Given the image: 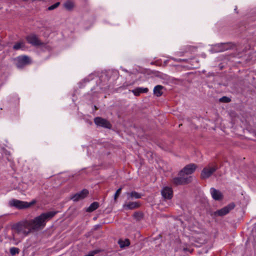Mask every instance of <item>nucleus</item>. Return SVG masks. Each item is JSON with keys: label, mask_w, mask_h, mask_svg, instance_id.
<instances>
[{"label": "nucleus", "mask_w": 256, "mask_h": 256, "mask_svg": "<svg viewBox=\"0 0 256 256\" xmlns=\"http://www.w3.org/2000/svg\"><path fill=\"white\" fill-rule=\"evenodd\" d=\"M45 225H12V230L18 234L26 236L33 232L42 230Z\"/></svg>", "instance_id": "obj_1"}, {"label": "nucleus", "mask_w": 256, "mask_h": 256, "mask_svg": "<svg viewBox=\"0 0 256 256\" xmlns=\"http://www.w3.org/2000/svg\"><path fill=\"white\" fill-rule=\"evenodd\" d=\"M57 212L50 211L46 212L42 214L39 216H38L32 220L25 219L22 221V224H42L43 223L46 222L48 220L53 218Z\"/></svg>", "instance_id": "obj_2"}, {"label": "nucleus", "mask_w": 256, "mask_h": 256, "mask_svg": "<svg viewBox=\"0 0 256 256\" xmlns=\"http://www.w3.org/2000/svg\"><path fill=\"white\" fill-rule=\"evenodd\" d=\"M35 200L28 202H27L22 201L16 199H12L8 202L9 206L10 207H14L17 209L22 210L28 208L36 203Z\"/></svg>", "instance_id": "obj_3"}, {"label": "nucleus", "mask_w": 256, "mask_h": 256, "mask_svg": "<svg viewBox=\"0 0 256 256\" xmlns=\"http://www.w3.org/2000/svg\"><path fill=\"white\" fill-rule=\"evenodd\" d=\"M234 204L231 203L220 210L212 212L211 215L214 218L223 216L229 213L230 210L234 208Z\"/></svg>", "instance_id": "obj_4"}, {"label": "nucleus", "mask_w": 256, "mask_h": 256, "mask_svg": "<svg viewBox=\"0 0 256 256\" xmlns=\"http://www.w3.org/2000/svg\"><path fill=\"white\" fill-rule=\"evenodd\" d=\"M192 180L191 176H180L174 178L172 180L173 184L176 186L184 184L190 183Z\"/></svg>", "instance_id": "obj_5"}, {"label": "nucleus", "mask_w": 256, "mask_h": 256, "mask_svg": "<svg viewBox=\"0 0 256 256\" xmlns=\"http://www.w3.org/2000/svg\"><path fill=\"white\" fill-rule=\"evenodd\" d=\"M197 166L194 164H190L186 166L178 173L180 176L191 174L196 170Z\"/></svg>", "instance_id": "obj_6"}, {"label": "nucleus", "mask_w": 256, "mask_h": 256, "mask_svg": "<svg viewBox=\"0 0 256 256\" xmlns=\"http://www.w3.org/2000/svg\"><path fill=\"white\" fill-rule=\"evenodd\" d=\"M230 48V45L228 43L218 44L213 46L211 49L212 52H220L228 50Z\"/></svg>", "instance_id": "obj_7"}, {"label": "nucleus", "mask_w": 256, "mask_h": 256, "mask_svg": "<svg viewBox=\"0 0 256 256\" xmlns=\"http://www.w3.org/2000/svg\"><path fill=\"white\" fill-rule=\"evenodd\" d=\"M217 169V166H210L204 168L202 172L201 177L203 179L208 178Z\"/></svg>", "instance_id": "obj_8"}, {"label": "nucleus", "mask_w": 256, "mask_h": 256, "mask_svg": "<svg viewBox=\"0 0 256 256\" xmlns=\"http://www.w3.org/2000/svg\"><path fill=\"white\" fill-rule=\"evenodd\" d=\"M30 63V58L26 56H18L16 58V66L19 68H22L24 66Z\"/></svg>", "instance_id": "obj_9"}, {"label": "nucleus", "mask_w": 256, "mask_h": 256, "mask_svg": "<svg viewBox=\"0 0 256 256\" xmlns=\"http://www.w3.org/2000/svg\"><path fill=\"white\" fill-rule=\"evenodd\" d=\"M94 122L96 126H99L108 128H111V124L108 121L100 117L96 118L94 119Z\"/></svg>", "instance_id": "obj_10"}, {"label": "nucleus", "mask_w": 256, "mask_h": 256, "mask_svg": "<svg viewBox=\"0 0 256 256\" xmlns=\"http://www.w3.org/2000/svg\"><path fill=\"white\" fill-rule=\"evenodd\" d=\"M88 194V190L84 189L82 191L74 194L71 197V199L73 200L74 202H78L82 200H83L87 196Z\"/></svg>", "instance_id": "obj_11"}, {"label": "nucleus", "mask_w": 256, "mask_h": 256, "mask_svg": "<svg viewBox=\"0 0 256 256\" xmlns=\"http://www.w3.org/2000/svg\"><path fill=\"white\" fill-rule=\"evenodd\" d=\"M27 42L34 46H38L42 44L41 42L39 40L38 36L34 34H31L26 37Z\"/></svg>", "instance_id": "obj_12"}, {"label": "nucleus", "mask_w": 256, "mask_h": 256, "mask_svg": "<svg viewBox=\"0 0 256 256\" xmlns=\"http://www.w3.org/2000/svg\"><path fill=\"white\" fill-rule=\"evenodd\" d=\"M162 197L165 199H171L172 197L173 192L171 188L164 187L161 191Z\"/></svg>", "instance_id": "obj_13"}, {"label": "nucleus", "mask_w": 256, "mask_h": 256, "mask_svg": "<svg viewBox=\"0 0 256 256\" xmlns=\"http://www.w3.org/2000/svg\"><path fill=\"white\" fill-rule=\"evenodd\" d=\"M210 192L212 198L216 200H220L222 198V193L214 188L210 189Z\"/></svg>", "instance_id": "obj_14"}, {"label": "nucleus", "mask_w": 256, "mask_h": 256, "mask_svg": "<svg viewBox=\"0 0 256 256\" xmlns=\"http://www.w3.org/2000/svg\"><path fill=\"white\" fill-rule=\"evenodd\" d=\"M140 204L137 202H129L123 205V208L126 210H133L138 208L140 206Z\"/></svg>", "instance_id": "obj_15"}, {"label": "nucleus", "mask_w": 256, "mask_h": 256, "mask_svg": "<svg viewBox=\"0 0 256 256\" xmlns=\"http://www.w3.org/2000/svg\"><path fill=\"white\" fill-rule=\"evenodd\" d=\"M126 195L127 196L128 200H132L134 198L138 199L141 198L142 196L141 194L138 193L135 191L126 192Z\"/></svg>", "instance_id": "obj_16"}, {"label": "nucleus", "mask_w": 256, "mask_h": 256, "mask_svg": "<svg viewBox=\"0 0 256 256\" xmlns=\"http://www.w3.org/2000/svg\"><path fill=\"white\" fill-rule=\"evenodd\" d=\"M148 91V88H138L134 90H132L131 92L134 94L136 96H138L141 93H146Z\"/></svg>", "instance_id": "obj_17"}, {"label": "nucleus", "mask_w": 256, "mask_h": 256, "mask_svg": "<svg viewBox=\"0 0 256 256\" xmlns=\"http://www.w3.org/2000/svg\"><path fill=\"white\" fill-rule=\"evenodd\" d=\"M118 244L121 248H124L126 246H128L130 245V241L128 239H120L118 241Z\"/></svg>", "instance_id": "obj_18"}, {"label": "nucleus", "mask_w": 256, "mask_h": 256, "mask_svg": "<svg viewBox=\"0 0 256 256\" xmlns=\"http://www.w3.org/2000/svg\"><path fill=\"white\" fill-rule=\"evenodd\" d=\"M144 214L141 212H135L133 214L134 219L136 222H140L144 219Z\"/></svg>", "instance_id": "obj_19"}, {"label": "nucleus", "mask_w": 256, "mask_h": 256, "mask_svg": "<svg viewBox=\"0 0 256 256\" xmlns=\"http://www.w3.org/2000/svg\"><path fill=\"white\" fill-rule=\"evenodd\" d=\"M164 87L160 85H157L154 88V94L156 96H160L162 94V90Z\"/></svg>", "instance_id": "obj_20"}, {"label": "nucleus", "mask_w": 256, "mask_h": 256, "mask_svg": "<svg viewBox=\"0 0 256 256\" xmlns=\"http://www.w3.org/2000/svg\"><path fill=\"white\" fill-rule=\"evenodd\" d=\"M13 48L14 50H25V44L24 41H20L16 43L14 46Z\"/></svg>", "instance_id": "obj_21"}, {"label": "nucleus", "mask_w": 256, "mask_h": 256, "mask_svg": "<svg viewBox=\"0 0 256 256\" xmlns=\"http://www.w3.org/2000/svg\"><path fill=\"white\" fill-rule=\"evenodd\" d=\"M99 206V204L98 202H93L90 205L86 208V212H92L97 209Z\"/></svg>", "instance_id": "obj_22"}, {"label": "nucleus", "mask_w": 256, "mask_h": 256, "mask_svg": "<svg viewBox=\"0 0 256 256\" xmlns=\"http://www.w3.org/2000/svg\"><path fill=\"white\" fill-rule=\"evenodd\" d=\"M64 7L68 10H72L74 7V3L71 0H68L64 4Z\"/></svg>", "instance_id": "obj_23"}, {"label": "nucleus", "mask_w": 256, "mask_h": 256, "mask_svg": "<svg viewBox=\"0 0 256 256\" xmlns=\"http://www.w3.org/2000/svg\"><path fill=\"white\" fill-rule=\"evenodd\" d=\"M10 252L12 256H14L20 252V250L18 248L12 247L10 249Z\"/></svg>", "instance_id": "obj_24"}, {"label": "nucleus", "mask_w": 256, "mask_h": 256, "mask_svg": "<svg viewBox=\"0 0 256 256\" xmlns=\"http://www.w3.org/2000/svg\"><path fill=\"white\" fill-rule=\"evenodd\" d=\"M100 250H96L92 251L90 252L88 254L84 256H94L95 254H98L100 252Z\"/></svg>", "instance_id": "obj_25"}, {"label": "nucleus", "mask_w": 256, "mask_h": 256, "mask_svg": "<svg viewBox=\"0 0 256 256\" xmlns=\"http://www.w3.org/2000/svg\"><path fill=\"white\" fill-rule=\"evenodd\" d=\"M60 2H57L56 4H54L50 6L48 8V10H52L57 8L60 6Z\"/></svg>", "instance_id": "obj_26"}, {"label": "nucleus", "mask_w": 256, "mask_h": 256, "mask_svg": "<svg viewBox=\"0 0 256 256\" xmlns=\"http://www.w3.org/2000/svg\"><path fill=\"white\" fill-rule=\"evenodd\" d=\"M122 190V188H120L116 191V192L114 195V199L115 200H116L117 198H118Z\"/></svg>", "instance_id": "obj_27"}, {"label": "nucleus", "mask_w": 256, "mask_h": 256, "mask_svg": "<svg viewBox=\"0 0 256 256\" xmlns=\"http://www.w3.org/2000/svg\"><path fill=\"white\" fill-rule=\"evenodd\" d=\"M220 101L224 102H228L230 101V100L226 96H223L220 99Z\"/></svg>", "instance_id": "obj_28"}, {"label": "nucleus", "mask_w": 256, "mask_h": 256, "mask_svg": "<svg viewBox=\"0 0 256 256\" xmlns=\"http://www.w3.org/2000/svg\"><path fill=\"white\" fill-rule=\"evenodd\" d=\"M172 59L174 61H176V62H182V61H185L184 60H182V59H176L174 58H172Z\"/></svg>", "instance_id": "obj_29"}]
</instances>
